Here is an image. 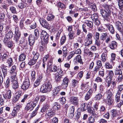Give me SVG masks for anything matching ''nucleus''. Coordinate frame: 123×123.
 <instances>
[{"label":"nucleus","instance_id":"f257e3e1","mask_svg":"<svg viewBox=\"0 0 123 123\" xmlns=\"http://www.w3.org/2000/svg\"><path fill=\"white\" fill-rule=\"evenodd\" d=\"M109 7L107 5L103 6V8L100 10V12L103 18L105 20L109 21V17L111 14V11Z\"/></svg>","mask_w":123,"mask_h":123},{"label":"nucleus","instance_id":"f03ea898","mask_svg":"<svg viewBox=\"0 0 123 123\" xmlns=\"http://www.w3.org/2000/svg\"><path fill=\"white\" fill-rule=\"evenodd\" d=\"M100 103L99 102H96L93 106V108L92 110L91 107L87 106V110L88 112L92 114L93 116H96L98 115V110Z\"/></svg>","mask_w":123,"mask_h":123},{"label":"nucleus","instance_id":"7ed1b4c3","mask_svg":"<svg viewBox=\"0 0 123 123\" xmlns=\"http://www.w3.org/2000/svg\"><path fill=\"white\" fill-rule=\"evenodd\" d=\"M42 39V42L43 44H47L48 42L49 37V35L45 31L42 30L40 34Z\"/></svg>","mask_w":123,"mask_h":123},{"label":"nucleus","instance_id":"20e7f679","mask_svg":"<svg viewBox=\"0 0 123 123\" xmlns=\"http://www.w3.org/2000/svg\"><path fill=\"white\" fill-rule=\"evenodd\" d=\"M88 86V84L87 83H82L81 84L80 86V90L79 93L80 96H82L87 91Z\"/></svg>","mask_w":123,"mask_h":123},{"label":"nucleus","instance_id":"39448f33","mask_svg":"<svg viewBox=\"0 0 123 123\" xmlns=\"http://www.w3.org/2000/svg\"><path fill=\"white\" fill-rule=\"evenodd\" d=\"M100 39L103 41H105V42L108 43L111 41V39L110 36L108 35V33L106 31L103 32L101 34L100 37Z\"/></svg>","mask_w":123,"mask_h":123},{"label":"nucleus","instance_id":"423d86ee","mask_svg":"<svg viewBox=\"0 0 123 123\" xmlns=\"http://www.w3.org/2000/svg\"><path fill=\"white\" fill-rule=\"evenodd\" d=\"M39 21L41 25L44 28L49 30L51 29V26L47 21L43 18H40Z\"/></svg>","mask_w":123,"mask_h":123},{"label":"nucleus","instance_id":"0eeeda50","mask_svg":"<svg viewBox=\"0 0 123 123\" xmlns=\"http://www.w3.org/2000/svg\"><path fill=\"white\" fill-rule=\"evenodd\" d=\"M74 60L75 61L76 64H77V62L80 63L81 65L80 66V68L81 69H85V67L83 65L84 63L82 61L81 55H77L75 57Z\"/></svg>","mask_w":123,"mask_h":123},{"label":"nucleus","instance_id":"6e6552de","mask_svg":"<svg viewBox=\"0 0 123 123\" xmlns=\"http://www.w3.org/2000/svg\"><path fill=\"white\" fill-rule=\"evenodd\" d=\"M30 85L29 78L26 79L21 85V88L24 91H26L29 87Z\"/></svg>","mask_w":123,"mask_h":123},{"label":"nucleus","instance_id":"1a4fd4ad","mask_svg":"<svg viewBox=\"0 0 123 123\" xmlns=\"http://www.w3.org/2000/svg\"><path fill=\"white\" fill-rule=\"evenodd\" d=\"M35 106V103L33 101H30L27 103L25 109L26 111H30L33 109Z\"/></svg>","mask_w":123,"mask_h":123},{"label":"nucleus","instance_id":"9d476101","mask_svg":"<svg viewBox=\"0 0 123 123\" xmlns=\"http://www.w3.org/2000/svg\"><path fill=\"white\" fill-rule=\"evenodd\" d=\"M69 102L74 105H77L79 104V98L77 97L72 96L69 98Z\"/></svg>","mask_w":123,"mask_h":123},{"label":"nucleus","instance_id":"9b49d317","mask_svg":"<svg viewBox=\"0 0 123 123\" xmlns=\"http://www.w3.org/2000/svg\"><path fill=\"white\" fill-rule=\"evenodd\" d=\"M114 24L117 29L121 33H123V26L121 22L117 21L115 22Z\"/></svg>","mask_w":123,"mask_h":123},{"label":"nucleus","instance_id":"f8f14e48","mask_svg":"<svg viewBox=\"0 0 123 123\" xmlns=\"http://www.w3.org/2000/svg\"><path fill=\"white\" fill-rule=\"evenodd\" d=\"M106 29L110 32L111 34H113L115 32V31L113 25L110 23H107L105 24Z\"/></svg>","mask_w":123,"mask_h":123},{"label":"nucleus","instance_id":"ddd939ff","mask_svg":"<svg viewBox=\"0 0 123 123\" xmlns=\"http://www.w3.org/2000/svg\"><path fill=\"white\" fill-rule=\"evenodd\" d=\"M13 34L12 31H8L6 33V35L5 37L4 40V43L5 44L6 42L9 41L10 39L12 38L13 36Z\"/></svg>","mask_w":123,"mask_h":123},{"label":"nucleus","instance_id":"4468645a","mask_svg":"<svg viewBox=\"0 0 123 123\" xmlns=\"http://www.w3.org/2000/svg\"><path fill=\"white\" fill-rule=\"evenodd\" d=\"M37 39V38L34 37V35L32 34H30L29 36L28 39V40L30 45L31 46H32L34 43L35 40Z\"/></svg>","mask_w":123,"mask_h":123},{"label":"nucleus","instance_id":"2eb2a0df","mask_svg":"<svg viewBox=\"0 0 123 123\" xmlns=\"http://www.w3.org/2000/svg\"><path fill=\"white\" fill-rule=\"evenodd\" d=\"M69 79L66 77H65L63 80V82L60 86L62 88L65 89L68 86Z\"/></svg>","mask_w":123,"mask_h":123},{"label":"nucleus","instance_id":"dca6fc26","mask_svg":"<svg viewBox=\"0 0 123 123\" xmlns=\"http://www.w3.org/2000/svg\"><path fill=\"white\" fill-rule=\"evenodd\" d=\"M93 92V90L91 89L87 92L85 97V100L87 101L92 96Z\"/></svg>","mask_w":123,"mask_h":123},{"label":"nucleus","instance_id":"f3484780","mask_svg":"<svg viewBox=\"0 0 123 123\" xmlns=\"http://www.w3.org/2000/svg\"><path fill=\"white\" fill-rule=\"evenodd\" d=\"M5 66L10 67L13 64V60L11 57H9L4 62Z\"/></svg>","mask_w":123,"mask_h":123},{"label":"nucleus","instance_id":"a211bd4d","mask_svg":"<svg viewBox=\"0 0 123 123\" xmlns=\"http://www.w3.org/2000/svg\"><path fill=\"white\" fill-rule=\"evenodd\" d=\"M117 43L115 41H112L109 44V47L112 50H114L117 49Z\"/></svg>","mask_w":123,"mask_h":123},{"label":"nucleus","instance_id":"6ab92c4d","mask_svg":"<svg viewBox=\"0 0 123 123\" xmlns=\"http://www.w3.org/2000/svg\"><path fill=\"white\" fill-rule=\"evenodd\" d=\"M51 81L52 80H46L45 84H43L50 91L52 87V86L51 84Z\"/></svg>","mask_w":123,"mask_h":123},{"label":"nucleus","instance_id":"aec40b11","mask_svg":"<svg viewBox=\"0 0 123 123\" xmlns=\"http://www.w3.org/2000/svg\"><path fill=\"white\" fill-rule=\"evenodd\" d=\"M14 76H11L8 78L5 84V87L6 88L8 87L10 85V82L13 81Z\"/></svg>","mask_w":123,"mask_h":123},{"label":"nucleus","instance_id":"412c9836","mask_svg":"<svg viewBox=\"0 0 123 123\" xmlns=\"http://www.w3.org/2000/svg\"><path fill=\"white\" fill-rule=\"evenodd\" d=\"M14 77H13L12 84V88L14 89H15L18 88L19 85L18 81L15 80Z\"/></svg>","mask_w":123,"mask_h":123},{"label":"nucleus","instance_id":"4be33fe9","mask_svg":"<svg viewBox=\"0 0 123 123\" xmlns=\"http://www.w3.org/2000/svg\"><path fill=\"white\" fill-rule=\"evenodd\" d=\"M50 109L49 104V103H46L42 108L41 110V111L42 112H43Z\"/></svg>","mask_w":123,"mask_h":123},{"label":"nucleus","instance_id":"5701e85b","mask_svg":"<svg viewBox=\"0 0 123 123\" xmlns=\"http://www.w3.org/2000/svg\"><path fill=\"white\" fill-rule=\"evenodd\" d=\"M16 66L15 65L13 66L11 69L10 71V73L12 74V76L15 77L16 75Z\"/></svg>","mask_w":123,"mask_h":123},{"label":"nucleus","instance_id":"b1692460","mask_svg":"<svg viewBox=\"0 0 123 123\" xmlns=\"http://www.w3.org/2000/svg\"><path fill=\"white\" fill-rule=\"evenodd\" d=\"M42 77L41 76L38 77L34 83V86L35 87H37L39 85L41 81L42 80Z\"/></svg>","mask_w":123,"mask_h":123},{"label":"nucleus","instance_id":"393cba45","mask_svg":"<svg viewBox=\"0 0 123 123\" xmlns=\"http://www.w3.org/2000/svg\"><path fill=\"white\" fill-rule=\"evenodd\" d=\"M11 92L10 90H8L5 94H3L4 98L6 99H9L11 98Z\"/></svg>","mask_w":123,"mask_h":123},{"label":"nucleus","instance_id":"a878e982","mask_svg":"<svg viewBox=\"0 0 123 123\" xmlns=\"http://www.w3.org/2000/svg\"><path fill=\"white\" fill-rule=\"evenodd\" d=\"M106 109L105 106L103 105H101L100 107L99 110H98V115H104L105 113Z\"/></svg>","mask_w":123,"mask_h":123},{"label":"nucleus","instance_id":"bb28decb","mask_svg":"<svg viewBox=\"0 0 123 123\" xmlns=\"http://www.w3.org/2000/svg\"><path fill=\"white\" fill-rule=\"evenodd\" d=\"M87 104L86 103H84L83 102H81L80 105V109L81 111H84L87 109V106H86L87 105Z\"/></svg>","mask_w":123,"mask_h":123},{"label":"nucleus","instance_id":"cd10ccee","mask_svg":"<svg viewBox=\"0 0 123 123\" xmlns=\"http://www.w3.org/2000/svg\"><path fill=\"white\" fill-rule=\"evenodd\" d=\"M79 82V81L75 79H73L71 80L70 86L72 88L75 87L77 86Z\"/></svg>","mask_w":123,"mask_h":123},{"label":"nucleus","instance_id":"c85d7f7f","mask_svg":"<svg viewBox=\"0 0 123 123\" xmlns=\"http://www.w3.org/2000/svg\"><path fill=\"white\" fill-rule=\"evenodd\" d=\"M85 24L89 27V28L92 29L93 27V23L89 20H86L85 21Z\"/></svg>","mask_w":123,"mask_h":123},{"label":"nucleus","instance_id":"c756f323","mask_svg":"<svg viewBox=\"0 0 123 123\" xmlns=\"http://www.w3.org/2000/svg\"><path fill=\"white\" fill-rule=\"evenodd\" d=\"M106 101L107 104L109 106L112 105L114 102V99L112 97L106 98Z\"/></svg>","mask_w":123,"mask_h":123},{"label":"nucleus","instance_id":"7c9ffc66","mask_svg":"<svg viewBox=\"0 0 123 123\" xmlns=\"http://www.w3.org/2000/svg\"><path fill=\"white\" fill-rule=\"evenodd\" d=\"M9 10L10 12L13 14L17 13V11L15 7L13 6H10L9 8Z\"/></svg>","mask_w":123,"mask_h":123},{"label":"nucleus","instance_id":"2f4dec72","mask_svg":"<svg viewBox=\"0 0 123 123\" xmlns=\"http://www.w3.org/2000/svg\"><path fill=\"white\" fill-rule=\"evenodd\" d=\"M107 59V54L106 52L103 53L101 55V59L104 62H105Z\"/></svg>","mask_w":123,"mask_h":123},{"label":"nucleus","instance_id":"473e14b6","mask_svg":"<svg viewBox=\"0 0 123 123\" xmlns=\"http://www.w3.org/2000/svg\"><path fill=\"white\" fill-rule=\"evenodd\" d=\"M66 40V37L65 35L62 36L60 39V43L61 45H63Z\"/></svg>","mask_w":123,"mask_h":123},{"label":"nucleus","instance_id":"72a5a7b5","mask_svg":"<svg viewBox=\"0 0 123 123\" xmlns=\"http://www.w3.org/2000/svg\"><path fill=\"white\" fill-rule=\"evenodd\" d=\"M92 43V40H90L85 39L84 45L85 46L89 47Z\"/></svg>","mask_w":123,"mask_h":123},{"label":"nucleus","instance_id":"f704fd0d","mask_svg":"<svg viewBox=\"0 0 123 123\" xmlns=\"http://www.w3.org/2000/svg\"><path fill=\"white\" fill-rule=\"evenodd\" d=\"M53 108L55 111H57L60 108V105L58 103L55 102L53 104Z\"/></svg>","mask_w":123,"mask_h":123},{"label":"nucleus","instance_id":"c9c22d12","mask_svg":"<svg viewBox=\"0 0 123 123\" xmlns=\"http://www.w3.org/2000/svg\"><path fill=\"white\" fill-rule=\"evenodd\" d=\"M8 55V52H6V53H4L3 54V55H2V61H5L9 58Z\"/></svg>","mask_w":123,"mask_h":123},{"label":"nucleus","instance_id":"e433bc0d","mask_svg":"<svg viewBox=\"0 0 123 123\" xmlns=\"http://www.w3.org/2000/svg\"><path fill=\"white\" fill-rule=\"evenodd\" d=\"M41 92L43 93H46L50 91L46 87L43 85L41 87L40 89Z\"/></svg>","mask_w":123,"mask_h":123},{"label":"nucleus","instance_id":"4c0bfd02","mask_svg":"<svg viewBox=\"0 0 123 123\" xmlns=\"http://www.w3.org/2000/svg\"><path fill=\"white\" fill-rule=\"evenodd\" d=\"M55 18V16L52 14H48L46 18V19L47 21H51L53 20Z\"/></svg>","mask_w":123,"mask_h":123},{"label":"nucleus","instance_id":"58836bf2","mask_svg":"<svg viewBox=\"0 0 123 123\" xmlns=\"http://www.w3.org/2000/svg\"><path fill=\"white\" fill-rule=\"evenodd\" d=\"M33 21L31 18H29L25 20V25L27 26L30 25L33 22Z\"/></svg>","mask_w":123,"mask_h":123},{"label":"nucleus","instance_id":"ea45409f","mask_svg":"<svg viewBox=\"0 0 123 123\" xmlns=\"http://www.w3.org/2000/svg\"><path fill=\"white\" fill-rule=\"evenodd\" d=\"M4 67L2 68V73L3 74V76L4 78L7 75V70L6 67L4 65Z\"/></svg>","mask_w":123,"mask_h":123},{"label":"nucleus","instance_id":"a19ab883","mask_svg":"<svg viewBox=\"0 0 123 123\" xmlns=\"http://www.w3.org/2000/svg\"><path fill=\"white\" fill-rule=\"evenodd\" d=\"M37 61L33 58L30 59L28 62V64L30 66L34 65L36 62Z\"/></svg>","mask_w":123,"mask_h":123},{"label":"nucleus","instance_id":"79ce46f5","mask_svg":"<svg viewBox=\"0 0 123 123\" xmlns=\"http://www.w3.org/2000/svg\"><path fill=\"white\" fill-rule=\"evenodd\" d=\"M26 57L24 53H22L19 56V60L20 61H23L25 60Z\"/></svg>","mask_w":123,"mask_h":123},{"label":"nucleus","instance_id":"37998d69","mask_svg":"<svg viewBox=\"0 0 123 123\" xmlns=\"http://www.w3.org/2000/svg\"><path fill=\"white\" fill-rule=\"evenodd\" d=\"M93 35L92 33L90 32L88 33L85 39L90 40H92V37Z\"/></svg>","mask_w":123,"mask_h":123},{"label":"nucleus","instance_id":"c03bdc74","mask_svg":"<svg viewBox=\"0 0 123 123\" xmlns=\"http://www.w3.org/2000/svg\"><path fill=\"white\" fill-rule=\"evenodd\" d=\"M58 69L57 66L52 65L51 66L50 69V72H55L57 71Z\"/></svg>","mask_w":123,"mask_h":123},{"label":"nucleus","instance_id":"a18cd8bd","mask_svg":"<svg viewBox=\"0 0 123 123\" xmlns=\"http://www.w3.org/2000/svg\"><path fill=\"white\" fill-rule=\"evenodd\" d=\"M27 6V3L25 2L20 3L18 5V8L21 9L25 8Z\"/></svg>","mask_w":123,"mask_h":123},{"label":"nucleus","instance_id":"49530a36","mask_svg":"<svg viewBox=\"0 0 123 123\" xmlns=\"http://www.w3.org/2000/svg\"><path fill=\"white\" fill-rule=\"evenodd\" d=\"M32 54L34 55V56L32 58L37 61L39 56V54L37 52H36V53L35 51H32Z\"/></svg>","mask_w":123,"mask_h":123},{"label":"nucleus","instance_id":"de8ad7c7","mask_svg":"<svg viewBox=\"0 0 123 123\" xmlns=\"http://www.w3.org/2000/svg\"><path fill=\"white\" fill-rule=\"evenodd\" d=\"M57 6L58 9L60 8L61 9H65L66 8L64 4L61 2L58 3Z\"/></svg>","mask_w":123,"mask_h":123},{"label":"nucleus","instance_id":"09e8293b","mask_svg":"<svg viewBox=\"0 0 123 123\" xmlns=\"http://www.w3.org/2000/svg\"><path fill=\"white\" fill-rule=\"evenodd\" d=\"M6 43V46L9 48L11 49L13 47V43L12 41H10Z\"/></svg>","mask_w":123,"mask_h":123},{"label":"nucleus","instance_id":"8fccbe9b","mask_svg":"<svg viewBox=\"0 0 123 123\" xmlns=\"http://www.w3.org/2000/svg\"><path fill=\"white\" fill-rule=\"evenodd\" d=\"M102 97V95L101 93H98L94 97L95 100H100Z\"/></svg>","mask_w":123,"mask_h":123},{"label":"nucleus","instance_id":"3c124183","mask_svg":"<svg viewBox=\"0 0 123 123\" xmlns=\"http://www.w3.org/2000/svg\"><path fill=\"white\" fill-rule=\"evenodd\" d=\"M114 74L116 76L123 74L121 70L118 69H117L115 71Z\"/></svg>","mask_w":123,"mask_h":123},{"label":"nucleus","instance_id":"603ef678","mask_svg":"<svg viewBox=\"0 0 123 123\" xmlns=\"http://www.w3.org/2000/svg\"><path fill=\"white\" fill-rule=\"evenodd\" d=\"M14 35L21 36V32L19 30V28L17 27H15V34Z\"/></svg>","mask_w":123,"mask_h":123},{"label":"nucleus","instance_id":"864d4df0","mask_svg":"<svg viewBox=\"0 0 123 123\" xmlns=\"http://www.w3.org/2000/svg\"><path fill=\"white\" fill-rule=\"evenodd\" d=\"M118 4L119 9L123 10V0H118Z\"/></svg>","mask_w":123,"mask_h":123},{"label":"nucleus","instance_id":"5fc2aeb1","mask_svg":"<svg viewBox=\"0 0 123 123\" xmlns=\"http://www.w3.org/2000/svg\"><path fill=\"white\" fill-rule=\"evenodd\" d=\"M107 98L112 97L113 94L110 89L108 90H107L106 92Z\"/></svg>","mask_w":123,"mask_h":123},{"label":"nucleus","instance_id":"6e6d98bb","mask_svg":"<svg viewBox=\"0 0 123 123\" xmlns=\"http://www.w3.org/2000/svg\"><path fill=\"white\" fill-rule=\"evenodd\" d=\"M34 37L37 39L39 36V31L38 29H36L34 30Z\"/></svg>","mask_w":123,"mask_h":123},{"label":"nucleus","instance_id":"4d7b16f0","mask_svg":"<svg viewBox=\"0 0 123 123\" xmlns=\"http://www.w3.org/2000/svg\"><path fill=\"white\" fill-rule=\"evenodd\" d=\"M92 115L89 117L88 119V122L89 123H93L95 122V119L92 116Z\"/></svg>","mask_w":123,"mask_h":123},{"label":"nucleus","instance_id":"13d9d810","mask_svg":"<svg viewBox=\"0 0 123 123\" xmlns=\"http://www.w3.org/2000/svg\"><path fill=\"white\" fill-rule=\"evenodd\" d=\"M98 14L97 13H94L92 14L91 16V18L92 21L97 19L98 18Z\"/></svg>","mask_w":123,"mask_h":123},{"label":"nucleus","instance_id":"bf43d9fd","mask_svg":"<svg viewBox=\"0 0 123 123\" xmlns=\"http://www.w3.org/2000/svg\"><path fill=\"white\" fill-rule=\"evenodd\" d=\"M117 80L118 82H121L123 79V74L116 76Z\"/></svg>","mask_w":123,"mask_h":123},{"label":"nucleus","instance_id":"052dcab7","mask_svg":"<svg viewBox=\"0 0 123 123\" xmlns=\"http://www.w3.org/2000/svg\"><path fill=\"white\" fill-rule=\"evenodd\" d=\"M58 118L56 117H53L49 121L50 123H58Z\"/></svg>","mask_w":123,"mask_h":123},{"label":"nucleus","instance_id":"680f3d73","mask_svg":"<svg viewBox=\"0 0 123 123\" xmlns=\"http://www.w3.org/2000/svg\"><path fill=\"white\" fill-rule=\"evenodd\" d=\"M25 39L24 37H22L19 41V44H21V45H23L24 47H25Z\"/></svg>","mask_w":123,"mask_h":123},{"label":"nucleus","instance_id":"e2e57ef3","mask_svg":"<svg viewBox=\"0 0 123 123\" xmlns=\"http://www.w3.org/2000/svg\"><path fill=\"white\" fill-rule=\"evenodd\" d=\"M30 30L34 29L37 27L36 23L35 22H33L29 26Z\"/></svg>","mask_w":123,"mask_h":123},{"label":"nucleus","instance_id":"0e129e2a","mask_svg":"<svg viewBox=\"0 0 123 123\" xmlns=\"http://www.w3.org/2000/svg\"><path fill=\"white\" fill-rule=\"evenodd\" d=\"M121 94L117 92L115 96V100L116 102H118L120 100V96Z\"/></svg>","mask_w":123,"mask_h":123},{"label":"nucleus","instance_id":"69168bd1","mask_svg":"<svg viewBox=\"0 0 123 123\" xmlns=\"http://www.w3.org/2000/svg\"><path fill=\"white\" fill-rule=\"evenodd\" d=\"M24 20L23 19H22L19 23V26L20 29H25L24 27Z\"/></svg>","mask_w":123,"mask_h":123},{"label":"nucleus","instance_id":"338daca9","mask_svg":"<svg viewBox=\"0 0 123 123\" xmlns=\"http://www.w3.org/2000/svg\"><path fill=\"white\" fill-rule=\"evenodd\" d=\"M74 33L73 32H69L68 33L69 38L70 40L73 39L75 36H74Z\"/></svg>","mask_w":123,"mask_h":123},{"label":"nucleus","instance_id":"774afa93","mask_svg":"<svg viewBox=\"0 0 123 123\" xmlns=\"http://www.w3.org/2000/svg\"><path fill=\"white\" fill-rule=\"evenodd\" d=\"M118 90L117 92L121 94L123 90V85H120L118 86Z\"/></svg>","mask_w":123,"mask_h":123}]
</instances>
